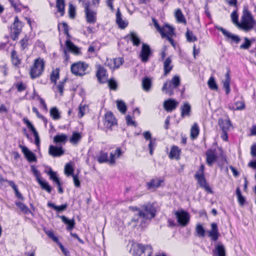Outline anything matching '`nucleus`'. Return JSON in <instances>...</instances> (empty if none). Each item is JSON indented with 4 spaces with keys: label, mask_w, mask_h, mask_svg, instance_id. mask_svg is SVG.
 Masks as SVG:
<instances>
[{
    "label": "nucleus",
    "mask_w": 256,
    "mask_h": 256,
    "mask_svg": "<svg viewBox=\"0 0 256 256\" xmlns=\"http://www.w3.org/2000/svg\"><path fill=\"white\" fill-rule=\"evenodd\" d=\"M156 208L153 204L148 203L142 206V209L139 212L134 214L131 221L140 223V225L145 224L148 220L155 217L156 215Z\"/></svg>",
    "instance_id": "f257e3e1"
},
{
    "label": "nucleus",
    "mask_w": 256,
    "mask_h": 256,
    "mask_svg": "<svg viewBox=\"0 0 256 256\" xmlns=\"http://www.w3.org/2000/svg\"><path fill=\"white\" fill-rule=\"evenodd\" d=\"M130 252L135 256H150L152 253V248L151 246H144L142 244H135L132 245Z\"/></svg>",
    "instance_id": "f03ea898"
},
{
    "label": "nucleus",
    "mask_w": 256,
    "mask_h": 256,
    "mask_svg": "<svg viewBox=\"0 0 256 256\" xmlns=\"http://www.w3.org/2000/svg\"><path fill=\"white\" fill-rule=\"evenodd\" d=\"M242 30L248 32L254 28L256 32V20H254L251 12H246L242 17Z\"/></svg>",
    "instance_id": "7ed1b4c3"
},
{
    "label": "nucleus",
    "mask_w": 256,
    "mask_h": 256,
    "mask_svg": "<svg viewBox=\"0 0 256 256\" xmlns=\"http://www.w3.org/2000/svg\"><path fill=\"white\" fill-rule=\"evenodd\" d=\"M44 62L43 58H38L31 67L30 74L32 79L39 77L42 73L44 68Z\"/></svg>",
    "instance_id": "20e7f679"
},
{
    "label": "nucleus",
    "mask_w": 256,
    "mask_h": 256,
    "mask_svg": "<svg viewBox=\"0 0 256 256\" xmlns=\"http://www.w3.org/2000/svg\"><path fill=\"white\" fill-rule=\"evenodd\" d=\"M180 80L178 76L176 75L169 82L164 84L162 88V91L165 92L166 94H168L170 96H172L174 94V89H177L180 85Z\"/></svg>",
    "instance_id": "39448f33"
},
{
    "label": "nucleus",
    "mask_w": 256,
    "mask_h": 256,
    "mask_svg": "<svg viewBox=\"0 0 256 256\" xmlns=\"http://www.w3.org/2000/svg\"><path fill=\"white\" fill-rule=\"evenodd\" d=\"M88 65L83 62H78L74 63L71 66V72L76 76H82L86 74L85 72Z\"/></svg>",
    "instance_id": "423d86ee"
},
{
    "label": "nucleus",
    "mask_w": 256,
    "mask_h": 256,
    "mask_svg": "<svg viewBox=\"0 0 256 256\" xmlns=\"http://www.w3.org/2000/svg\"><path fill=\"white\" fill-rule=\"evenodd\" d=\"M90 2H86L84 4L86 21L88 23L94 24L96 22V12L90 10Z\"/></svg>",
    "instance_id": "0eeeda50"
},
{
    "label": "nucleus",
    "mask_w": 256,
    "mask_h": 256,
    "mask_svg": "<svg viewBox=\"0 0 256 256\" xmlns=\"http://www.w3.org/2000/svg\"><path fill=\"white\" fill-rule=\"evenodd\" d=\"M175 215L179 224L182 226H186L190 222V216L189 214L183 210L180 211H176Z\"/></svg>",
    "instance_id": "6e6552de"
},
{
    "label": "nucleus",
    "mask_w": 256,
    "mask_h": 256,
    "mask_svg": "<svg viewBox=\"0 0 256 256\" xmlns=\"http://www.w3.org/2000/svg\"><path fill=\"white\" fill-rule=\"evenodd\" d=\"M194 178L197 180L200 187L204 188L205 190L210 194H213L214 192L206 183V180L204 174H200L196 172L194 174Z\"/></svg>",
    "instance_id": "1a4fd4ad"
},
{
    "label": "nucleus",
    "mask_w": 256,
    "mask_h": 256,
    "mask_svg": "<svg viewBox=\"0 0 256 256\" xmlns=\"http://www.w3.org/2000/svg\"><path fill=\"white\" fill-rule=\"evenodd\" d=\"M152 52L150 46L146 44L143 43L140 57L142 62H146L149 60V58L152 55Z\"/></svg>",
    "instance_id": "9d476101"
},
{
    "label": "nucleus",
    "mask_w": 256,
    "mask_h": 256,
    "mask_svg": "<svg viewBox=\"0 0 256 256\" xmlns=\"http://www.w3.org/2000/svg\"><path fill=\"white\" fill-rule=\"evenodd\" d=\"M146 140L149 141L148 148L150 150V154L152 156L156 146V138H152L150 131H145L142 134Z\"/></svg>",
    "instance_id": "9b49d317"
},
{
    "label": "nucleus",
    "mask_w": 256,
    "mask_h": 256,
    "mask_svg": "<svg viewBox=\"0 0 256 256\" xmlns=\"http://www.w3.org/2000/svg\"><path fill=\"white\" fill-rule=\"evenodd\" d=\"M44 231L50 238L58 245L62 252L66 256H67L68 254H69L68 250L60 242L58 238L54 236V232L52 230H46L45 228H44Z\"/></svg>",
    "instance_id": "f8f14e48"
},
{
    "label": "nucleus",
    "mask_w": 256,
    "mask_h": 256,
    "mask_svg": "<svg viewBox=\"0 0 256 256\" xmlns=\"http://www.w3.org/2000/svg\"><path fill=\"white\" fill-rule=\"evenodd\" d=\"M117 124L116 120L110 112H106L104 120V125L106 128L112 130V126Z\"/></svg>",
    "instance_id": "ddd939ff"
},
{
    "label": "nucleus",
    "mask_w": 256,
    "mask_h": 256,
    "mask_svg": "<svg viewBox=\"0 0 256 256\" xmlns=\"http://www.w3.org/2000/svg\"><path fill=\"white\" fill-rule=\"evenodd\" d=\"M64 153V150L62 145L53 146L50 145L48 148V154L53 157L60 156Z\"/></svg>",
    "instance_id": "4468645a"
},
{
    "label": "nucleus",
    "mask_w": 256,
    "mask_h": 256,
    "mask_svg": "<svg viewBox=\"0 0 256 256\" xmlns=\"http://www.w3.org/2000/svg\"><path fill=\"white\" fill-rule=\"evenodd\" d=\"M19 147L21 148L22 153L28 162H36L37 158L36 154L27 147L21 144L19 145Z\"/></svg>",
    "instance_id": "2eb2a0df"
},
{
    "label": "nucleus",
    "mask_w": 256,
    "mask_h": 256,
    "mask_svg": "<svg viewBox=\"0 0 256 256\" xmlns=\"http://www.w3.org/2000/svg\"><path fill=\"white\" fill-rule=\"evenodd\" d=\"M246 12H250L248 10L247 6H244L242 10V14L241 17L240 22H238V15L237 13L236 10H234L232 14H231V18L232 21V22L236 24L240 29L242 30V17L244 15Z\"/></svg>",
    "instance_id": "dca6fc26"
},
{
    "label": "nucleus",
    "mask_w": 256,
    "mask_h": 256,
    "mask_svg": "<svg viewBox=\"0 0 256 256\" xmlns=\"http://www.w3.org/2000/svg\"><path fill=\"white\" fill-rule=\"evenodd\" d=\"M206 162L209 166H212L213 164L217 160L218 156L216 154V150L208 149L206 152Z\"/></svg>",
    "instance_id": "f3484780"
},
{
    "label": "nucleus",
    "mask_w": 256,
    "mask_h": 256,
    "mask_svg": "<svg viewBox=\"0 0 256 256\" xmlns=\"http://www.w3.org/2000/svg\"><path fill=\"white\" fill-rule=\"evenodd\" d=\"M164 182L162 179L152 178L149 182L146 183V189L152 192L154 191L156 188L161 186L162 184Z\"/></svg>",
    "instance_id": "a211bd4d"
},
{
    "label": "nucleus",
    "mask_w": 256,
    "mask_h": 256,
    "mask_svg": "<svg viewBox=\"0 0 256 256\" xmlns=\"http://www.w3.org/2000/svg\"><path fill=\"white\" fill-rule=\"evenodd\" d=\"M106 69L104 66L99 65L96 73V76L100 83L104 84L106 82L108 78L106 77Z\"/></svg>",
    "instance_id": "6ab92c4d"
},
{
    "label": "nucleus",
    "mask_w": 256,
    "mask_h": 256,
    "mask_svg": "<svg viewBox=\"0 0 256 256\" xmlns=\"http://www.w3.org/2000/svg\"><path fill=\"white\" fill-rule=\"evenodd\" d=\"M178 104V102L175 100L168 98L164 102V108L166 111L170 112L176 108Z\"/></svg>",
    "instance_id": "aec40b11"
},
{
    "label": "nucleus",
    "mask_w": 256,
    "mask_h": 256,
    "mask_svg": "<svg viewBox=\"0 0 256 256\" xmlns=\"http://www.w3.org/2000/svg\"><path fill=\"white\" fill-rule=\"evenodd\" d=\"M220 235L217 224L212 222L211 224V230L208 231V236L211 238L212 240L216 241Z\"/></svg>",
    "instance_id": "412c9836"
},
{
    "label": "nucleus",
    "mask_w": 256,
    "mask_h": 256,
    "mask_svg": "<svg viewBox=\"0 0 256 256\" xmlns=\"http://www.w3.org/2000/svg\"><path fill=\"white\" fill-rule=\"evenodd\" d=\"M57 216L60 218L62 222L66 225L67 230H71L74 228L76 222L74 218L70 220L65 216H60L59 214H58Z\"/></svg>",
    "instance_id": "4be33fe9"
},
{
    "label": "nucleus",
    "mask_w": 256,
    "mask_h": 256,
    "mask_svg": "<svg viewBox=\"0 0 256 256\" xmlns=\"http://www.w3.org/2000/svg\"><path fill=\"white\" fill-rule=\"evenodd\" d=\"M181 111L180 116L182 118L190 116L192 110L191 106L188 102H185L180 108Z\"/></svg>",
    "instance_id": "5701e85b"
},
{
    "label": "nucleus",
    "mask_w": 256,
    "mask_h": 256,
    "mask_svg": "<svg viewBox=\"0 0 256 256\" xmlns=\"http://www.w3.org/2000/svg\"><path fill=\"white\" fill-rule=\"evenodd\" d=\"M124 39L127 41L130 40L134 46H138L140 44V40L137 34L134 32H131L130 34L126 35Z\"/></svg>",
    "instance_id": "b1692460"
},
{
    "label": "nucleus",
    "mask_w": 256,
    "mask_h": 256,
    "mask_svg": "<svg viewBox=\"0 0 256 256\" xmlns=\"http://www.w3.org/2000/svg\"><path fill=\"white\" fill-rule=\"evenodd\" d=\"M181 153V150L176 146H173L171 148L169 154V158L171 159H180V156Z\"/></svg>",
    "instance_id": "393cba45"
},
{
    "label": "nucleus",
    "mask_w": 256,
    "mask_h": 256,
    "mask_svg": "<svg viewBox=\"0 0 256 256\" xmlns=\"http://www.w3.org/2000/svg\"><path fill=\"white\" fill-rule=\"evenodd\" d=\"M116 23L119 28L122 29L125 28L128 25V23L124 22L122 18V14L120 12V8H118L116 13Z\"/></svg>",
    "instance_id": "a878e982"
},
{
    "label": "nucleus",
    "mask_w": 256,
    "mask_h": 256,
    "mask_svg": "<svg viewBox=\"0 0 256 256\" xmlns=\"http://www.w3.org/2000/svg\"><path fill=\"white\" fill-rule=\"evenodd\" d=\"M68 136L64 134H58L54 138V142L59 146V144H64L68 140Z\"/></svg>",
    "instance_id": "bb28decb"
},
{
    "label": "nucleus",
    "mask_w": 256,
    "mask_h": 256,
    "mask_svg": "<svg viewBox=\"0 0 256 256\" xmlns=\"http://www.w3.org/2000/svg\"><path fill=\"white\" fill-rule=\"evenodd\" d=\"M66 48L70 52H73L76 54H78L80 53L79 48L74 45V44L70 40H66Z\"/></svg>",
    "instance_id": "cd10ccee"
},
{
    "label": "nucleus",
    "mask_w": 256,
    "mask_h": 256,
    "mask_svg": "<svg viewBox=\"0 0 256 256\" xmlns=\"http://www.w3.org/2000/svg\"><path fill=\"white\" fill-rule=\"evenodd\" d=\"M47 206L48 207L53 208L54 210L56 211L57 212H60L66 210L68 206V204L66 202L60 206H56L54 204L52 203V202H48Z\"/></svg>",
    "instance_id": "c85d7f7f"
},
{
    "label": "nucleus",
    "mask_w": 256,
    "mask_h": 256,
    "mask_svg": "<svg viewBox=\"0 0 256 256\" xmlns=\"http://www.w3.org/2000/svg\"><path fill=\"white\" fill-rule=\"evenodd\" d=\"M213 252L216 256H226L224 246L221 242H218Z\"/></svg>",
    "instance_id": "c756f323"
},
{
    "label": "nucleus",
    "mask_w": 256,
    "mask_h": 256,
    "mask_svg": "<svg viewBox=\"0 0 256 256\" xmlns=\"http://www.w3.org/2000/svg\"><path fill=\"white\" fill-rule=\"evenodd\" d=\"M230 70L228 69L227 72L225 74V80L223 81V87L225 88L226 94H228L230 92Z\"/></svg>",
    "instance_id": "7c9ffc66"
},
{
    "label": "nucleus",
    "mask_w": 256,
    "mask_h": 256,
    "mask_svg": "<svg viewBox=\"0 0 256 256\" xmlns=\"http://www.w3.org/2000/svg\"><path fill=\"white\" fill-rule=\"evenodd\" d=\"M218 125L222 130H228L232 124L229 119L224 120L220 118L218 120Z\"/></svg>",
    "instance_id": "2f4dec72"
},
{
    "label": "nucleus",
    "mask_w": 256,
    "mask_h": 256,
    "mask_svg": "<svg viewBox=\"0 0 256 256\" xmlns=\"http://www.w3.org/2000/svg\"><path fill=\"white\" fill-rule=\"evenodd\" d=\"M224 36L226 38V40L228 41L230 40V44L234 42L238 44L240 41V38L238 36L232 34L229 32H228Z\"/></svg>",
    "instance_id": "473e14b6"
},
{
    "label": "nucleus",
    "mask_w": 256,
    "mask_h": 256,
    "mask_svg": "<svg viewBox=\"0 0 256 256\" xmlns=\"http://www.w3.org/2000/svg\"><path fill=\"white\" fill-rule=\"evenodd\" d=\"M172 60L170 57H168L164 64V75L166 76L172 70L173 66L170 65Z\"/></svg>",
    "instance_id": "72a5a7b5"
},
{
    "label": "nucleus",
    "mask_w": 256,
    "mask_h": 256,
    "mask_svg": "<svg viewBox=\"0 0 256 256\" xmlns=\"http://www.w3.org/2000/svg\"><path fill=\"white\" fill-rule=\"evenodd\" d=\"M142 86L146 92H148L152 86V80L150 78L145 76L142 80Z\"/></svg>",
    "instance_id": "f704fd0d"
},
{
    "label": "nucleus",
    "mask_w": 256,
    "mask_h": 256,
    "mask_svg": "<svg viewBox=\"0 0 256 256\" xmlns=\"http://www.w3.org/2000/svg\"><path fill=\"white\" fill-rule=\"evenodd\" d=\"M8 183L9 186H10L14 191L16 197L22 200H24V198L22 194L18 191V186H16L14 182L10 180L8 181Z\"/></svg>",
    "instance_id": "c9c22d12"
},
{
    "label": "nucleus",
    "mask_w": 256,
    "mask_h": 256,
    "mask_svg": "<svg viewBox=\"0 0 256 256\" xmlns=\"http://www.w3.org/2000/svg\"><path fill=\"white\" fill-rule=\"evenodd\" d=\"M16 206L20 208L21 212L24 214H28L31 213V210L28 208V207L24 203L20 201L15 202Z\"/></svg>",
    "instance_id": "e433bc0d"
},
{
    "label": "nucleus",
    "mask_w": 256,
    "mask_h": 256,
    "mask_svg": "<svg viewBox=\"0 0 256 256\" xmlns=\"http://www.w3.org/2000/svg\"><path fill=\"white\" fill-rule=\"evenodd\" d=\"M56 7L58 12L60 13V16H64V14L65 2L64 0H56Z\"/></svg>",
    "instance_id": "4c0bfd02"
},
{
    "label": "nucleus",
    "mask_w": 256,
    "mask_h": 256,
    "mask_svg": "<svg viewBox=\"0 0 256 256\" xmlns=\"http://www.w3.org/2000/svg\"><path fill=\"white\" fill-rule=\"evenodd\" d=\"M97 160L100 164L106 162H108V154L107 152L100 150V156L97 157Z\"/></svg>",
    "instance_id": "58836bf2"
},
{
    "label": "nucleus",
    "mask_w": 256,
    "mask_h": 256,
    "mask_svg": "<svg viewBox=\"0 0 256 256\" xmlns=\"http://www.w3.org/2000/svg\"><path fill=\"white\" fill-rule=\"evenodd\" d=\"M38 183L40 186L42 188L46 190L48 192L50 193L52 190L51 186L49 184L48 182L46 180H38Z\"/></svg>",
    "instance_id": "ea45409f"
},
{
    "label": "nucleus",
    "mask_w": 256,
    "mask_h": 256,
    "mask_svg": "<svg viewBox=\"0 0 256 256\" xmlns=\"http://www.w3.org/2000/svg\"><path fill=\"white\" fill-rule=\"evenodd\" d=\"M50 116L54 120H59L61 116L60 113L56 107H53L50 110Z\"/></svg>",
    "instance_id": "a19ab883"
},
{
    "label": "nucleus",
    "mask_w": 256,
    "mask_h": 256,
    "mask_svg": "<svg viewBox=\"0 0 256 256\" xmlns=\"http://www.w3.org/2000/svg\"><path fill=\"white\" fill-rule=\"evenodd\" d=\"M59 72L60 69L58 68H56L55 70L52 71L50 74V81L54 83V84H56L57 80L60 78Z\"/></svg>",
    "instance_id": "79ce46f5"
},
{
    "label": "nucleus",
    "mask_w": 256,
    "mask_h": 256,
    "mask_svg": "<svg viewBox=\"0 0 256 256\" xmlns=\"http://www.w3.org/2000/svg\"><path fill=\"white\" fill-rule=\"evenodd\" d=\"M22 26V22L19 20L18 16H15L14 23L12 26V28L14 30L21 32Z\"/></svg>",
    "instance_id": "37998d69"
},
{
    "label": "nucleus",
    "mask_w": 256,
    "mask_h": 256,
    "mask_svg": "<svg viewBox=\"0 0 256 256\" xmlns=\"http://www.w3.org/2000/svg\"><path fill=\"white\" fill-rule=\"evenodd\" d=\"M236 192L239 204L241 206H244L245 204L246 200L245 198L242 195L240 188L238 187L236 188Z\"/></svg>",
    "instance_id": "c03bdc74"
},
{
    "label": "nucleus",
    "mask_w": 256,
    "mask_h": 256,
    "mask_svg": "<svg viewBox=\"0 0 256 256\" xmlns=\"http://www.w3.org/2000/svg\"><path fill=\"white\" fill-rule=\"evenodd\" d=\"M199 134V128L198 125L194 123L190 130V136L192 139L196 138Z\"/></svg>",
    "instance_id": "a18cd8bd"
},
{
    "label": "nucleus",
    "mask_w": 256,
    "mask_h": 256,
    "mask_svg": "<svg viewBox=\"0 0 256 256\" xmlns=\"http://www.w3.org/2000/svg\"><path fill=\"white\" fill-rule=\"evenodd\" d=\"M175 16L179 22L186 23V20L180 9H178L176 11Z\"/></svg>",
    "instance_id": "49530a36"
},
{
    "label": "nucleus",
    "mask_w": 256,
    "mask_h": 256,
    "mask_svg": "<svg viewBox=\"0 0 256 256\" xmlns=\"http://www.w3.org/2000/svg\"><path fill=\"white\" fill-rule=\"evenodd\" d=\"M116 106L118 109L122 113L125 114L126 110L127 107L126 104L124 101L122 100H118L116 101Z\"/></svg>",
    "instance_id": "de8ad7c7"
},
{
    "label": "nucleus",
    "mask_w": 256,
    "mask_h": 256,
    "mask_svg": "<svg viewBox=\"0 0 256 256\" xmlns=\"http://www.w3.org/2000/svg\"><path fill=\"white\" fill-rule=\"evenodd\" d=\"M208 85L209 88L212 90L217 91L218 90V86L216 83L214 78L211 76L208 82Z\"/></svg>",
    "instance_id": "09e8293b"
},
{
    "label": "nucleus",
    "mask_w": 256,
    "mask_h": 256,
    "mask_svg": "<svg viewBox=\"0 0 256 256\" xmlns=\"http://www.w3.org/2000/svg\"><path fill=\"white\" fill-rule=\"evenodd\" d=\"M186 36L188 42H194L198 40L196 36L194 35L192 31L187 30L186 33Z\"/></svg>",
    "instance_id": "8fccbe9b"
},
{
    "label": "nucleus",
    "mask_w": 256,
    "mask_h": 256,
    "mask_svg": "<svg viewBox=\"0 0 256 256\" xmlns=\"http://www.w3.org/2000/svg\"><path fill=\"white\" fill-rule=\"evenodd\" d=\"M82 136L79 132H74L72 133L70 141V142L76 144L80 140Z\"/></svg>",
    "instance_id": "3c124183"
},
{
    "label": "nucleus",
    "mask_w": 256,
    "mask_h": 256,
    "mask_svg": "<svg viewBox=\"0 0 256 256\" xmlns=\"http://www.w3.org/2000/svg\"><path fill=\"white\" fill-rule=\"evenodd\" d=\"M164 32L169 36H172L173 35H174V28L168 24H164Z\"/></svg>",
    "instance_id": "603ef678"
},
{
    "label": "nucleus",
    "mask_w": 256,
    "mask_h": 256,
    "mask_svg": "<svg viewBox=\"0 0 256 256\" xmlns=\"http://www.w3.org/2000/svg\"><path fill=\"white\" fill-rule=\"evenodd\" d=\"M48 174L50 176V178L52 180L54 183L60 181V179L57 176L56 172H54L50 168L49 170L47 172Z\"/></svg>",
    "instance_id": "864d4df0"
},
{
    "label": "nucleus",
    "mask_w": 256,
    "mask_h": 256,
    "mask_svg": "<svg viewBox=\"0 0 256 256\" xmlns=\"http://www.w3.org/2000/svg\"><path fill=\"white\" fill-rule=\"evenodd\" d=\"M11 58L12 62L14 65L16 66L20 64V60L18 58L17 52L14 50H12L11 52Z\"/></svg>",
    "instance_id": "5fc2aeb1"
},
{
    "label": "nucleus",
    "mask_w": 256,
    "mask_h": 256,
    "mask_svg": "<svg viewBox=\"0 0 256 256\" xmlns=\"http://www.w3.org/2000/svg\"><path fill=\"white\" fill-rule=\"evenodd\" d=\"M106 82L108 83V86L110 90H116L118 89V83L116 81L114 78H110L109 80H107Z\"/></svg>",
    "instance_id": "6e6d98bb"
},
{
    "label": "nucleus",
    "mask_w": 256,
    "mask_h": 256,
    "mask_svg": "<svg viewBox=\"0 0 256 256\" xmlns=\"http://www.w3.org/2000/svg\"><path fill=\"white\" fill-rule=\"evenodd\" d=\"M74 169L70 164H66L64 168V172L68 176H72L74 174Z\"/></svg>",
    "instance_id": "4d7b16f0"
},
{
    "label": "nucleus",
    "mask_w": 256,
    "mask_h": 256,
    "mask_svg": "<svg viewBox=\"0 0 256 256\" xmlns=\"http://www.w3.org/2000/svg\"><path fill=\"white\" fill-rule=\"evenodd\" d=\"M152 20L156 30L160 34L162 37L164 38V36H166V33L164 32V26L161 27L154 18H153Z\"/></svg>",
    "instance_id": "13d9d810"
},
{
    "label": "nucleus",
    "mask_w": 256,
    "mask_h": 256,
    "mask_svg": "<svg viewBox=\"0 0 256 256\" xmlns=\"http://www.w3.org/2000/svg\"><path fill=\"white\" fill-rule=\"evenodd\" d=\"M68 15L69 17L72 19L76 17V8L72 4H69Z\"/></svg>",
    "instance_id": "bf43d9fd"
},
{
    "label": "nucleus",
    "mask_w": 256,
    "mask_h": 256,
    "mask_svg": "<svg viewBox=\"0 0 256 256\" xmlns=\"http://www.w3.org/2000/svg\"><path fill=\"white\" fill-rule=\"evenodd\" d=\"M244 42L241 44L240 46V48L247 50L248 49L251 45V41L246 37L244 38Z\"/></svg>",
    "instance_id": "052dcab7"
},
{
    "label": "nucleus",
    "mask_w": 256,
    "mask_h": 256,
    "mask_svg": "<svg viewBox=\"0 0 256 256\" xmlns=\"http://www.w3.org/2000/svg\"><path fill=\"white\" fill-rule=\"evenodd\" d=\"M196 232L200 236H205V230L204 227L200 224H198L196 226Z\"/></svg>",
    "instance_id": "680f3d73"
},
{
    "label": "nucleus",
    "mask_w": 256,
    "mask_h": 256,
    "mask_svg": "<svg viewBox=\"0 0 256 256\" xmlns=\"http://www.w3.org/2000/svg\"><path fill=\"white\" fill-rule=\"evenodd\" d=\"M28 40V37L26 35L24 38L20 41V43L21 45L22 50H24L26 48H27Z\"/></svg>",
    "instance_id": "e2e57ef3"
},
{
    "label": "nucleus",
    "mask_w": 256,
    "mask_h": 256,
    "mask_svg": "<svg viewBox=\"0 0 256 256\" xmlns=\"http://www.w3.org/2000/svg\"><path fill=\"white\" fill-rule=\"evenodd\" d=\"M31 170L34 176H36L37 182H38V180H41L40 174V172L34 166H31Z\"/></svg>",
    "instance_id": "0e129e2a"
},
{
    "label": "nucleus",
    "mask_w": 256,
    "mask_h": 256,
    "mask_svg": "<svg viewBox=\"0 0 256 256\" xmlns=\"http://www.w3.org/2000/svg\"><path fill=\"white\" fill-rule=\"evenodd\" d=\"M72 176L73 178L74 186L76 188H80V182L78 178V174H73Z\"/></svg>",
    "instance_id": "69168bd1"
},
{
    "label": "nucleus",
    "mask_w": 256,
    "mask_h": 256,
    "mask_svg": "<svg viewBox=\"0 0 256 256\" xmlns=\"http://www.w3.org/2000/svg\"><path fill=\"white\" fill-rule=\"evenodd\" d=\"M126 124L128 126L132 125L135 127L136 126V122L135 121H134L132 120V118L130 115L126 116Z\"/></svg>",
    "instance_id": "338daca9"
},
{
    "label": "nucleus",
    "mask_w": 256,
    "mask_h": 256,
    "mask_svg": "<svg viewBox=\"0 0 256 256\" xmlns=\"http://www.w3.org/2000/svg\"><path fill=\"white\" fill-rule=\"evenodd\" d=\"M114 64L115 67L118 68L120 65H122L124 63V60L122 58H115L114 60Z\"/></svg>",
    "instance_id": "774afa93"
}]
</instances>
